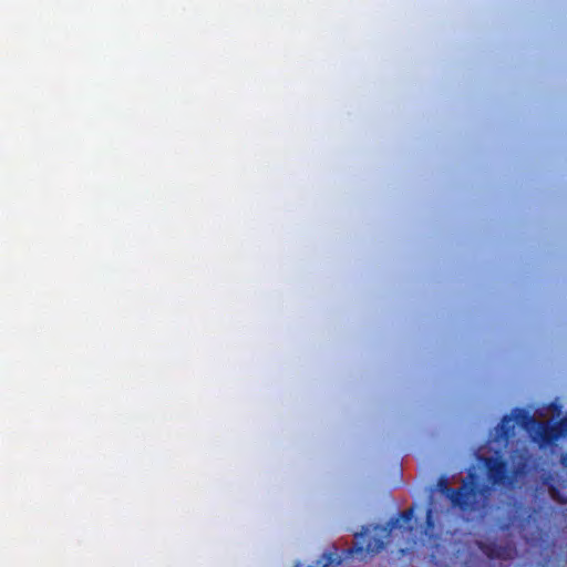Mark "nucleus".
Returning <instances> with one entry per match:
<instances>
[{"label":"nucleus","mask_w":567,"mask_h":567,"mask_svg":"<svg viewBox=\"0 0 567 567\" xmlns=\"http://www.w3.org/2000/svg\"><path fill=\"white\" fill-rule=\"evenodd\" d=\"M556 449H559V450L567 449V433H566V439L560 440L558 443V446ZM560 463L565 468H567V454L561 455Z\"/></svg>","instance_id":"nucleus-7"},{"label":"nucleus","mask_w":567,"mask_h":567,"mask_svg":"<svg viewBox=\"0 0 567 567\" xmlns=\"http://www.w3.org/2000/svg\"><path fill=\"white\" fill-rule=\"evenodd\" d=\"M544 484L548 488L549 495L554 501L567 504V483L560 482L558 478L550 476Z\"/></svg>","instance_id":"nucleus-4"},{"label":"nucleus","mask_w":567,"mask_h":567,"mask_svg":"<svg viewBox=\"0 0 567 567\" xmlns=\"http://www.w3.org/2000/svg\"><path fill=\"white\" fill-rule=\"evenodd\" d=\"M322 559L324 560L322 567H328L333 564H341V561L344 559L342 556H340L337 551L324 554L322 556Z\"/></svg>","instance_id":"nucleus-6"},{"label":"nucleus","mask_w":567,"mask_h":567,"mask_svg":"<svg viewBox=\"0 0 567 567\" xmlns=\"http://www.w3.org/2000/svg\"><path fill=\"white\" fill-rule=\"evenodd\" d=\"M486 467L488 471V478L493 484H506L505 463L499 456L486 460Z\"/></svg>","instance_id":"nucleus-3"},{"label":"nucleus","mask_w":567,"mask_h":567,"mask_svg":"<svg viewBox=\"0 0 567 567\" xmlns=\"http://www.w3.org/2000/svg\"><path fill=\"white\" fill-rule=\"evenodd\" d=\"M525 467H526V461H525V460H523V458L519 456V462L517 463L516 468H515V471H514L515 475L517 476V475L523 474V473H524Z\"/></svg>","instance_id":"nucleus-8"},{"label":"nucleus","mask_w":567,"mask_h":567,"mask_svg":"<svg viewBox=\"0 0 567 567\" xmlns=\"http://www.w3.org/2000/svg\"><path fill=\"white\" fill-rule=\"evenodd\" d=\"M426 524H427V528H432V527H433V522H432V509H429V511H427V514H426Z\"/></svg>","instance_id":"nucleus-9"},{"label":"nucleus","mask_w":567,"mask_h":567,"mask_svg":"<svg viewBox=\"0 0 567 567\" xmlns=\"http://www.w3.org/2000/svg\"><path fill=\"white\" fill-rule=\"evenodd\" d=\"M436 491L445 496L453 506L460 507L462 511H476L485 506L487 489H480L477 487L476 477L474 474H468L467 480L463 482L457 491L450 487L446 478H441L437 482Z\"/></svg>","instance_id":"nucleus-2"},{"label":"nucleus","mask_w":567,"mask_h":567,"mask_svg":"<svg viewBox=\"0 0 567 567\" xmlns=\"http://www.w3.org/2000/svg\"><path fill=\"white\" fill-rule=\"evenodd\" d=\"M413 509L409 508L402 512L395 519H392L388 526L365 527L361 533L355 534L354 543L344 554L357 560H364L368 556L379 553L390 538L399 535L404 537L411 535L413 529Z\"/></svg>","instance_id":"nucleus-1"},{"label":"nucleus","mask_w":567,"mask_h":567,"mask_svg":"<svg viewBox=\"0 0 567 567\" xmlns=\"http://www.w3.org/2000/svg\"><path fill=\"white\" fill-rule=\"evenodd\" d=\"M482 550L491 558L499 559H512L515 556V549L511 546H493V547H481Z\"/></svg>","instance_id":"nucleus-5"}]
</instances>
